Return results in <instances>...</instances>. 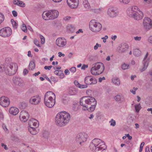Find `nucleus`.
Here are the masks:
<instances>
[{"instance_id":"nucleus-1","label":"nucleus","mask_w":152,"mask_h":152,"mask_svg":"<svg viewBox=\"0 0 152 152\" xmlns=\"http://www.w3.org/2000/svg\"><path fill=\"white\" fill-rule=\"evenodd\" d=\"M80 104L84 107V110L92 112L95 110L97 102L94 97L86 96L83 97L80 99Z\"/></svg>"},{"instance_id":"nucleus-2","label":"nucleus","mask_w":152,"mask_h":152,"mask_svg":"<svg viewBox=\"0 0 152 152\" xmlns=\"http://www.w3.org/2000/svg\"><path fill=\"white\" fill-rule=\"evenodd\" d=\"M70 118V115L68 112L65 111L61 112L56 115L55 122L58 126L63 127L69 123Z\"/></svg>"},{"instance_id":"nucleus-3","label":"nucleus","mask_w":152,"mask_h":152,"mask_svg":"<svg viewBox=\"0 0 152 152\" xmlns=\"http://www.w3.org/2000/svg\"><path fill=\"white\" fill-rule=\"evenodd\" d=\"M90 148L95 152H103L106 148L104 142L99 139H93L90 145Z\"/></svg>"},{"instance_id":"nucleus-4","label":"nucleus","mask_w":152,"mask_h":152,"mask_svg":"<svg viewBox=\"0 0 152 152\" xmlns=\"http://www.w3.org/2000/svg\"><path fill=\"white\" fill-rule=\"evenodd\" d=\"M55 94L51 91H48L44 96V103L48 107L52 108L55 103Z\"/></svg>"},{"instance_id":"nucleus-5","label":"nucleus","mask_w":152,"mask_h":152,"mask_svg":"<svg viewBox=\"0 0 152 152\" xmlns=\"http://www.w3.org/2000/svg\"><path fill=\"white\" fill-rule=\"evenodd\" d=\"M104 64L100 62L96 63L91 70L92 74L98 75L102 74L104 71Z\"/></svg>"},{"instance_id":"nucleus-6","label":"nucleus","mask_w":152,"mask_h":152,"mask_svg":"<svg viewBox=\"0 0 152 152\" xmlns=\"http://www.w3.org/2000/svg\"><path fill=\"white\" fill-rule=\"evenodd\" d=\"M89 27L92 32L97 33L101 31L102 26L100 23L96 22L95 20H92L89 23Z\"/></svg>"},{"instance_id":"nucleus-7","label":"nucleus","mask_w":152,"mask_h":152,"mask_svg":"<svg viewBox=\"0 0 152 152\" xmlns=\"http://www.w3.org/2000/svg\"><path fill=\"white\" fill-rule=\"evenodd\" d=\"M17 68V66L15 63H11L8 65L7 64L5 73L9 75H13L16 73Z\"/></svg>"},{"instance_id":"nucleus-8","label":"nucleus","mask_w":152,"mask_h":152,"mask_svg":"<svg viewBox=\"0 0 152 152\" xmlns=\"http://www.w3.org/2000/svg\"><path fill=\"white\" fill-rule=\"evenodd\" d=\"M88 137V135L86 133L84 132H80L77 135L75 140L81 145L82 143L86 141Z\"/></svg>"},{"instance_id":"nucleus-9","label":"nucleus","mask_w":152,"mask_h":152,"mask_svg":"<svg viewBox=\"0 0 152 152\" xmlns=\"http://www.w3.org/2000/svg\"><path fill=\"white\" fill-rule=\"evenodd\" d=\"M143 26L145 30L149 31L152 28V20L148 18H145L143 20Z\"/></svg>"},{"instance_id":"nucleus-10","label":"nucleus","mask_w":152,"mask_h":152,"mask_svg":"<svg viewBox=\"0 0 152 152\" xmlns=\"http://www.w3.org/2000/svg\"><path fill=\"white\" fill-rule=\"evenodd\" d=\"M12 34V30L9 27L3 28L0 30V36L3 37H7L10 36Z\"/></svg>"},{"instance_id":"nucleus-11","label":"nucleus","mask_w":152,"mask_h":152,"mask_svg":"<svg viewBox=\"0 0 152 152\" xmlns=\"http://www.w3.org/2000/svg\"><path fill=\"white\" fill-rule=\"evenodd\" d=\"M118 14V11L117 8L114 7H110L108 9L107 15L111 18L116 17Z\"/></svg>"},{"instance_id":"nucleus-12","label":"nucleus","mask_w":152,"mask_h":152,"mask_svg":"<svg viewBox=\"0 0 152 152\" xmlns=\"http://www.w3.org/2000/svg\"><path fill=\"white\" fill-rule=\"evenodd\" d=\"M9 99L7 96H3L0 98V104L4 107H7L10 105Z\"/></svg>"},{"instance_id":"nucleus-13","label":"nucleus","mask_w":152,"mask_h":152,"mask_svg":"<svg viewBox=\"0 0 152 152\" xmlns=\"http://www.w3.org/2000/svg\"><path fill=\"white\" fill-rule=\"evenodd\" d=\"M84 81L85 83L88 85L95 84L97 82L96 79L91 75L86 77Z\"/></svg>"},{"instance_id":"nucleus-14","label":"nucleus","mask_w":152,"mask_h":152,"mask_svg":"<svg viewBox=\"0 0 152 152\" xmlns=\"http://www.w3.org/2000/svg\"><path fill=\"white\" fill-rule=\"evenodd\" d=\"M29 117V115L26 111L23 110L20 113L19 118L21 121L25 122L28 119Z\"/></svg>"},{"instance_id":"nucleus-15","label":"nucleus","mask_w":152,"mask_h":152,"mask_svg":"<svg viewBox=\"0 0 152 152\" xmlns=\"http://www.w3.org/2000/svg\"><path fill=\"white\" fill-rule=\"evenodd\" d=\"M132 15H128L129 17L133 18L135 20H141L143 17V14L141 11H139V12H137L135 13H134L132 14Z\"/></svg>"},{"instance_id":"nucleus-16","label":"nucleus","mask_w":152,"mask_h":152,"mask_svg":"<svg viewBox=\"0 0 152 152\" xmlns=\"http://www.w3.org/2000/svg\"><path fill=\"white\" fill-rule=\"evenodd\" d=\"M14 83L20 86H24V83L23 81L20 77H14L12 79Z\"/></svg>"},{"instance_id":"nucleus-17","label":"nucleus","mask_w":152,"mask_h":152,"mask_svg":"<svg viewBox=\"0 0 152 152\" xmlns=\"http://www.w3.org/2000/svg\"><path fill=\"white\" fill-rule=\"evenodd\" d=\"M68 5L72 8H75L79 4L78 0H67Z\"/></svg>"},{"instance_id":"nucleus-18","label":"nucleus","mask_w":152,"mask_h":152,"mask_svg":"<svg viewBox=\"0 0 152 152\" xmlns=\"http://www.w3.org/2000/svg\"><path fill=\"white\" fill-rule=\"evenodd\" d=\"M41 98L39 95H36L32 97L29 100L30 102L32 104L36 105L40 102Z\"/></svg>"},{"instance_id":"nucleus-19","label":"nucleus","mask_w":152,"mask_h":152,"mask_svg":"<svg viewBox=\"0 0 152 152\" xmlns=\"http://www.w3.org/2000/svg\"><path fill=\"white\" fill-rule=\"evenodd\" d=\"M66 40L64 38H58L56 41V45L59 47H62L66 44Z\"/></svg>"},{"instance_id":"nucleus-20","label":"nucleus","mask_w":152,"mask_h":152,"mask_svg":"<svg viewBox=\"0 0 152 152\" xmlns=\"http://www.w3.org/2000/svg\"><path fill=\"white\" fill-rule=\"evenodd\" d=\"M128 45L126 43H122L120 45L118 48V51L120 53H123L127 50Z\"/></svg>"},{"instance_id":"nucleus-21","label":"nucleus","mask_w":152,"mask_h":152,"mask_svg":"<svg viewBox=\"0 0 152 152\" xmlns=\"http://www.w3.org/2000/svg\"><path fill=\"white\" fill-rule=\"evenodd\" d=\"M50 18L51 19H54L57 18L59 15V12L57 10H50Z\"/></svg>"},{"instance_id":"nucleus-22","label":"nucleus","mask_w":152,"mask_h":152,"mask_svg":"<svg viewBox=\"0 0 152 152\" xmlns=\"http://www.w3.org/2000/svg\"><path fill=\"white\" fill-rule=\"evenodd\" d=\"M138 10V8L137 6H133L127 11V15H132V14H133V13H134L137 12V11Z\"/></svg>"},{"instance_id":"nucleus-23","label":"nucleus","mask_w":152,"mask_h":152,"mask_svg":"<svg viewBox=\"0 0 152 152\" xmlns=\"http://www.w3.org/2000/svg\"><path fill=\"white\" fill-rule=\"evenodd\" d=\"M9 113L13 115H16L19 112L18 109L15 107H12L9 110Z\"/></svg>"},{"instance_id":"nucleus-24","label":"nucleus","mask_w":152,"mask_h":152,"mask_svg":"<svg viewBox=\"0 0 152 152\" xmlns=\"http://www.w3.org/2000/svg\"><path fill=\"white\" fill-rule=\"evenodd\" d=\"M149 61V58H148L147 60H143L142 64L143 65V67L140 70L141 72H142L145 70L147 68Z\"/></svg>"},{"instance_id":"nucleus-25","label":"nucleus","mask_w":152,"mask_h":152,"mask_svg":"<svg viewBox=\"0 0 152 152\" xmlns=\"http://www.w3.org/2000/svg\"><path fill=\"white\" fill-rule=\"evenodd\" d=\"M77 89L74 88L72 87L69 88L68 91V94L70 95H74L77 93Z\"/></svg>"},{"instance_id":"nucleus-26","label":"nucleus","mask_w":152,"mask_h":152,"mask_svg":"<svg viewBox=\"0 0 152 152\" xmlns=\"http://www.w3.org/2000/svg\"><path fill=\"white\" fill-rule=\"evenodd\" d=\"M50 10H49L47 12H44L42 14V17L45 20L51 19L50 18Z\"/></svg>"},{"instance_id":"nucleus-27","label":"nucleus","mask_w":152,"mask_h":152,"mask_svg":"<svg viewBox=\"0 0 152 152\" xmlns=\"http://www.w3.org/2000/svg\"><path fill=\"white\" fill-rule=\"evenodd\" d=\"M13 2L15 4L18 5L22 7H25V4L22 1L19 0H14Z\"/></svg>"},{"instance_id":"nucleus-28","label":"nucleus","mask_w":152,"mask_h":152,"mask_svg":"<svg viewBox=\"0 0 152 152\" xmlns=\"http://www.w3.org/2000/svg\"><path fill=\"white\" fill-rule=\"evenodd\" d=\"M28 130L33 135L36 134L38 132L36 130V128L33 126H28Z\"/></svg>"},{"instance_id":"nucleus-29","label":"nucleus","mask_w":152,"mask_h":152,"mask_svg":"<svg viewBox=\"0 0 152 152\" xmlns=\"http://www.w3.org/2000/svg\"><path fill=\"white\" fill-rule=\"evenodd\" d=\"M112 81L113 83L116 86H119L120 84V81L119 78L115 77L112 80Z\"/></svg>"},{"instance_id":"nucleus-30","label":"nucleus","mask_w":152,"mask_h":152,"mask_svg":"<svg viewBox=\"0 0 152 152\" xmlns=\"http://www.w3.org/2000/svg\"><path fill=\"white\" fill-rule=\"evenodd\" d=\"M6 67V64L1 65H0V72H5V71H6L7 69Z\"/></svg>"},{"instance_id":"nucleus-31","label":"nucleus","mask_w":152,"mask_h":152,"mask_svg":"<svg viewBox=\"0 0 152 152\" xmlns=\"http://www.w3.org/2000/svg\"><path fill=\"white\" fill-rule=\"evenodd\" d=\"M141 51L138 49H134L133 52V54L136 56H138L141 54Z\"/></svg>"},{"instance_id":"nucleus-32","label":"nucleus","mask_w":152,"mask_h":152,"mask_svg":"<svg viewBox=\"0 0 152 152\" xmlns=\"http://www.w3.org/2000/svg\"><path fill=\"white\" fill-rule=\"evenodd\" d=\"M35 64L34 62L33 61H31L29 64V69L32 70L35 68Z\"/></svg>"},{"instance_id":"nucleus-33","label":"nucleus","mask_w":152,"mask_h":152,"mask_svg":"<svg viewBox=\"0 0 152 152\" xmlns=\"http://www.w3.org/2000/svg\"><path fill=\"white\" fill-rule=\"evenodd\" d=\"M11 22L12 24L13 27L15 29L17 28L18 26V24L14 21L13 19H11Z\"/></svg>"},{"instance_id":"nucleus-34","label":"nucleus","mask_w":152,"mask_h":152,"mask_svg":"<svg viewBox=\"0 0 152 152\" xmlns=\"http://www.w3.org/2000/svg\"><path fill=\"white\" fill-rule=\"evenodd\" d=\"M141 108V107L140 104H136L135 105V108L136 112L137 113H138L139 111Z\"/></svg>"},{"instance_id":"nucleus-35","label":"nucleus","mask_w":152,"mask_h":152,"mask_svg":"<svg viewBox=\"0 0 152 152\" xmlns=\"http://www.w3.org/2000/svg\"><path fill=\"white\" fill-rule=\"evenodd\" d=\"M122 96L119 95H117L114 97V99L116 101H120L122 97Z\"/></svg>"},{"instance_id":"nucleus-36","label":"nucleus","mask_w":152,"mask_h":152,"mask_svg":"<svg viewBox=\"0 0 152 152\" xmlns=\"http://www.w3.org/2000/svg\"><path fill=\"white\" fill-rule=\"evenodd\" d=\"M69 101V99L68 98H65L62 99V102L65 105L68 104Z\"/></svg>"},{"instance_id":"nucleus-37","label":"nucleus","mask_w":152,"mask_h":152,"mask_svg":"<svg viewBox=\"0 0 152 152\" xmlns=\"http://www.w3.org/2000/svg\"><path fill=\"white\" fill-rule=\"evenodd\" d=\"M103 8H100L98 9H95L94 10V12L96 13H101L102 11Z\"/></svg>"},{"instance_id":"nucleus-38","label":"nucleus","mask_w":152,"mask_h":152,"mask_svg":"<svg viewBox=\"0 0 152 152\" xmlns=\"http://www.w3.org/2000/svg\"><path fill=\"white\" fill-rule=\"evenodd\" d=\"M33 120L34 122L32 125V126L36 128L37 126H39V123H38V121L36 120Z\"/></svg>"},{"instance_id":"nucleus-39","label":"nucleus","mask_w":152,"mask_h":152,"mask_svg":"<svg viewBox=\"0 0 152 152\" xmlns=\"http://www.w3.org/2000/svg\"><path fill=\"white\" fill-rule=\"evenodd\" d=\"M4 19V15L0 13V24L1 23Z\"/></svg>"},{"instance_id":"nucleus-40","label":"nucleus","mask_w":152,"mask_h":152,"mask_svg":"<svg viewBox=\"0 0 152 152\" xmlns=\"http://www.w3.org/2000/svg\"><path fill=\"white\" fill-rule=\"evenodd\" d=\"M109 123H110V125L113 126H115L116 125V122L113 119H111Z\"/></svg>"},{"instance_id":"nucleus-41","label":"nucleus","mask_w":152,"mask_h":152,"mask_svg":"<svg viewBox=\"0 0 152 152\" xmlns=\"http://www.w3.org/2000/svg\"><path fill=\"white\" fill-rule=\"evenodd\" d=\"M33 120H35L34 118H32L31 120H30L28 122V125L29 126H32L34 124V121H33Z\"/></svg>"},{"instance_id":"nucleus-42","label":"nucleus","mask_w":152,"mask_h":152,"mask_svg":"<svg viewBox=\"0 0 152 152\" xmlns=\"http://www.w3.org/2000/svg\"><path fill=\"white\" fill-rule=\"evenodd\" d=\"M22 29L25 32H27V29L25 24H23Z\"/></svg>"},{"instance_id":"nucleus-43","label":"nucleus","mask_w":152,"mask_h":152,"mask_svg":"<svg viewBox=\"0 0 152 152\" xmlns=\"http://www.w3.org/2000/svg\"><path fill=\"white\" fill-rule=\"evenodd\" d=\"M129 66V65L124 64L122 65L121 68L122 69L125 70L127 69L128 68Z\"/></svg>"},{"instance_id":"nucleus-44","label":"nucleus","mask_w":152,"mask_h":152,"mask_svg":"<svg viewBox=\"0 0 152 152\" xmlns=\"http://www.w3.org/2000/svg\"><path fill=\"white\" fill-rule=\"evenodd\" d=\"M34 44L37 46L40 47V45L39 43V42L37 40V39H35L34 40Z\"/></svg>"},{"instance_id":"nucleus-45","label":"nucleus","mask_w":152,"mask_h":152,"mask_svg":"<svg viewBox=\"0 0 152 152\" xmlns=\"http://www.w3.org/2000/svg\"><path fill=\"white\" fill-rule=\"evenodd\" d=\"M39 37L41 39V43L43 44L45 42V39L44 37L41 35H39Z\"/></svg>"},{"instance_id":"nucleus-46","label":"nucleus","mask_w":152,"mask_h":152,"mask_svg":"<svg viewBox=\"0 0 152 152\" xmlns=\"http://www.w3.org/2000/svg\"><path fill=\"white\" fill-rule=\"evenodd\" d=\"M88 86L87 85H81L80 84L79 85V86L78 88L82 89L86 88Z\"/></svg>"},{"instance_id":"nucleus-47","label":"nucleus","mask_w":152,"mask_h":152,"mask_svg":"<svg viewBox=\"0 0 152 152\" xmlns=\"http://www.w3.org/2000/svg\"><path fill=\"white\" fill-rule=\"evenodd\" d=\"M84 7L85 8L87 9H88L90 7V6L88 4H87V2H85V3H83Z\"/></svg>"},{"instance_id":"nucleus-48","label":"nucleus","mask_w":152,"mask_h":152,"mask_svg":"<svg viewBox=\"0 0 152 152\" xmlns=\"http://www.w3.org/2000/svg\"><path fill=\"white\" fill-rule=\"evenodd\" d=\"M134 39L136 41H139L141 40V37L136 36L134 37Z\"/></svg>"},{"instance_id":"nucleus-49","label":"nucleus","mask_w":152,"mask_h":152,"mask_svg":"<svg viewBox=\"0 0 152 152\" xmlns=\"http://www.w3.org/2000/svg\"><path fill=\"white\" fill-rule=\"evenodd\" d=\"M101 45L99 44L98 43H96V45L94 47V49L95 50H96L98 49L99 47H101Z\"/></svg>"},{"instance_id":"nucleus-50","label":"nucleus","mask_w":152,"mask_h":152,"mask_svg":"<svg viewBox=\"0 0 152 152\" xmlns=\"http://www.w3.org/2000/svg\"><path fill=\"white\" fill-rule=\"evenodd\" d=\"M61 70H56L54 71V73L56 75H59L60 73L61 72Z\"/></svg>"},{"instance_id":"nucleus-51","label":"nucleus","mask_w":152,"mask_h":152,"mask_svg":"<svg viewBox=\"0 0 152 152\" xmlns=\"http://www.w3.org/2000/svg\"><path fill=\"white\" fill-rule=\"evenodd\" d=\"M130 0H120L121 2H122L125 4H127L129 2Z\"/></svg>"},{"instance_id":"nucleus-52","label":"nucleus","mask_w":152,"mask_h":152,"mask_svg":"<svg viewBox=\"0 0 152 152\" xmlns=\"http://www.w3.org/2000/svg\"><path fill=\"white\" fill-rule=\"evenodd\" d=\"M70 71L74 73L76 71V68L74 67H72L70 69Z\"/></svg>"},{"instance_id":"nucleus-53","label":"nucleus","mask_w":152,"mask_h":152,"mask_svg":"<svg viewBox=\"0 0 152 152\" xmlns=\"http://www.w3.org/2000/svg\"><path fill=\"white\" fill-rule=\"evenodd\" d=\"M53 66L51 65L50 66H46L44 67V68L45 69L50 70V69Z\"/></svg>"},{"instance_id":"nucleus-54","label":"nucleus","mask_w":152,"mask_h":152,"mask_svg":"<svg viewBox=\"0 0 152 152\" xmlns=\"http://www.w3.org/2000/svg\"><path fill=\"white\" fill-rule=\"evenodd\" d=\"M2 127H3V129H4V131L8 133V130L7 129V128L6 126L5 125H3L2 126Z\"/></svg>"},{"instance_id":"nucleus-55","label":"nucleus","mask_w":152,"mask_h":152,"mask_svg":"<svg viewBox=\"0 0 152 152\" xmlns=\"http://www.w3.org/2000/svg\"><path fill=\"white\" fill-rule=\"evenodd\" d=\"M71 17L70 16H66L64 18V20L66 21H68L71 18Z\"/></svg>"},{"instance_id":"nucleus-56","label":"nucleus","mask_w":152,"mask_h":152,"mask_svg":"<svg viewBox=\"0 0 152 152\" xmlns=\"http://www.w3.org/2000/svg\"><path fill=\"white\" fill-rule=\"evenodd\" d=\"M108 38V37L107 35H105L104 37L102 38V39H103V42H106V39Z\"/></svg>"},{"instance_id":"nucleus-57","label":"nucleus","mask_w":152,"mask_h":152,"mask_svg":"<svg viewBox=\"0 0 152 152\" xmlns=\"http://www.w3.org/2000/svg\"><path fill=\"white\" fill-rule=\"evenodd\" d=\"M12 14L13 16L15 17H17V13L15 10H13L12 11Z\"/></svg>"},{"instance_id":"nucleus-58","label":"nucleus","mask_w":152,"mask_h":152,"mask_svg":"<svg viewBox=\"0 0 152 152\" xmlns=\"http://www.w3.org/2000/svg\"><path fill=\"white\" fill-rule=\"evenodd\" d=\"M74 83L75 85L78 87L79 86V85L80 84L78 83V81L77 80H75L74 82Z\"/></svg>"},{"instance_id":"nucleus-59","label":"nucleus","mask_w":152,"mask_h":152,"mask_svg":"<svg viewBox=\"0 0 152 152\" xmlns=\"http://www.w3.org/2000/svg\"><path fill=\"white\" fill-rule=\"evenodd\" d=\"M59 77L60 78H64V74L63 73V72L62 71H61V72L59 74Z\"/></svg>"},{"instance_id":"nucleus-60","label":"nucleus","mask_w":152,"mask_h":152,"mask_svg":"<svg viewBox=\"0 0 152 152\" xmlns=\"http://www.w3.org/2000/svg\"><path fill=\"white\" fill-rule=\"evenodd\" d=\"M88 67V65H85L83 64L82 66L81 67V69H82L85 70L86 68Z\"/></svg>"},{"instance_id":"nucleus-61","label":"nucleus","mask_w":152,"mask_h":152,"mask_svg":"<svg viewBox=\"0 0 152 152\" xmlns=\"http://www.w3.org/2000/svg\"><path fill=\"white\" fill-rule=\"evenodd\" d=\"M68 28L69 29H71V30H70V31L72 32L73 31V30L74 29V27H72V26L68 27L67 28L68 29Z\"/></svg>"},{"instance_id":"nucleus-62","label":"nucleus","mask_w":152,"mask_h":152,"mask_svg":"<svg viewBox=\"0 0 152 152\" xmlns=\"http://www.w3.org/2000/svg\"><path fill=\"white\" fill-rule=\"evenodd\" d=\"M148 42L152 44V36H150L149 37Z\"/></svg>"},{"instance_id":"nucleus-63","label":"nucleus","mask_w":152,"mask_h":152,"mask_svg":"<svg viewBox=\"0 0 152 152\" xmlns=\"http://www.w3.org/2000/svg\"><path fill=\"white\" fill-rule=\"evenodd\" d=\"M91 91L90 90H87L86 92V94L88 95H90L91 93Z\"/></svg>"},{"instance_id":"nucleus-64","label":"nucleus","mask_w":152,"mask_h":152,"mask_svg":"<svg viewBox=\"0 0 152 152\" xmlns=\"http://www.w3.org/2000/svg\"><path fill=\"white\" fill-rule=\"evenodd\" d=\"M28 72V71L27 69H24L23 71V73L24 75H26Z\"/></svg>"}]
</instances>
